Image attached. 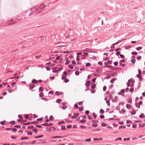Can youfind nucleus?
Here are the masks:
<instances>
[{"instance_id": "obj_1", "label": "nucleus", "mask_w": 145, "mask_h": 145, "mask_svg": "<svg viewBox=\"0 0 145 145\" xmlns=\"http://www.w3.org/2000/svg\"><path fill=\"white\" fill-rule=\"evenodd\" d=\"M59 44V43H58L57 44H55L54 45V47H64L65 46V45H58V44Z\"/></svg>"}, {"instance_id": "obj_2", "label": "nucleus", "mask_w": 145, "mask_h": 145, "mask_svg": "<svg viewBox=\"0 0 145 145\" xmlns=\"http://www.w3.org/2000/svg\"><path fill=\"white\" fill-rule=\"evenodd\" d=\"M52 123H43L42 124V125L44 126H50L52 125Z\"/></svg>"}, {"instance_id": "obj_3", "label": "nucleus", "mask_w": 145, "mask_h": 145, "mask_svg": "<svg viewBox=\"0 0 145 145\" xmlns=\"http://www.w3.org/2000/svg\"><path fill=\"white\" fill-rule=\"evenodd\" d=\"M79 115V114L75 113L74 114V115L72 116V118L75 119Z\"/></svg>"}, {"instance_id": "obj_4", "label": "nucleus", "mask_w": 145, "mask_h": 145, "mask_svg": "<svg viewBox=\"0 0 145 145\" xmlns=\"http://www.w3.org/2000/svg\"><path fill=\"white\" fill-rule=\"evenodd\" d=\"M137 77L138 78H140V81H141L143 79L141 78L142 77V75L141 74H139L138 75H137Z\"/></svg>"}, {"instance_id": "obj_5", "label": "nucleus", "mask_w": 145, "mask_h": 145, "mask_svg": "<svg viewBox=\"0 0 145 145\" xmlns=\"http://www.w3.org/2000/svg\"><path fill=\"white\" fill-rule=\"evenodd\" d=\"M45 7V5L44 4H42L40 5L39 7V8L40 9H42L44 8Z\"/></svg>"}, {"instance_id": "obj_6", "label": "nucleus", "mask_w": 145, "mask_h": 145, "mask_svg": "<svg viewBox=\"0 0 145 145\" xmlns=\"http://www.w3.org/2000/svg\"><path fill=\"white\" fill-rule=\"evenodd\" d=\"M132 57V58L134 59H132L131 60V62L133 64L135 63V56H133V57Z\"/></svg>"}, {"instance_id": "obj_7", "label": "nucleus", "mask_w": 145, "mask_h": 145, "mask_svg": "<svg viewBox=\"0 0 145 145\" xmlns=\"http://www.w3.org/2000/svg\"><path fill=\"white\" fill-rule=\"evenodd\" d=\"M126 107L128 109H131L132 107V106L129 104H127L126 105Z\"/></svg>"}, {"instance_id": "obj_8", "label": "nucleus", "mask_w": 145, "mask_h": 145, "mask_svg": "<svg viewBox=\"0 0 145 145\" xmlns=\"http://www.w3.org/2000/svg\"><path fill=\"white\" fill-rule=\"evenodd\" d=\"M132 111L131 112V115H134L136 114V111L134 110V108L132 109Z\"/></svg>"}, {"instance_id": "obj_9", "label": "nucleus", "mask_w": 145, "mask_h": 145, "mask_svg": "<svg viewBox=\"0 0 145 145\" xmlns=\"http://www.w3.org/2000/svg\"><path fill=\"white\" fill-rule=\"evenodd\" d=\"M56 129V128L54 127H50L49 129V131H55Z\"/></svg>"}, {"instance_id": "obj_10", "label": "nucleus", "mask_w": 145, "mask_h": 145, "mask_svg": "<svg viewBox=\"0 0 145 145\" xmlns=\"http://www.w3.org/2000/svg\"><path fill=\"white\" fill-rule=\"evenodd\" d=\"M93 140L94 141H98L99 140H103V138H93Z\"/></svg>"}, {"instance_id": "obj_11", "label": "nucleus", "mask_w": 145, "mask_h": 145, "mask_svg": "<svg viewBox=\"0 0 145 145\" xmlns=\"http://www.w3.org/2000/svg\"><path fill=\"white\" fill-rule=\"evenodd\" d=\"M62 137L60 136H56L52 137V138L53 139H54L56 138H62Z\"/></svg>"}, {"instance_id": "obj_12", "label": "nucleus", "mask_w": 145, "mask_h": 145, "mask_svg": "<svg viewBox=\"0 0 145 145\" xmlns=\"http://www.w3.org/2000/svg\"><path fill=\"white\" fill-rule=\"evenodd\" d=\"M90 84V82L89 81L87 82L86 84V86L87 87L89 86Z\"/></svg>"}, {"instance_id": "obj_13", "label": "nucleus", "mask_w": 145, "mask_h": 145, "mask_svg": "<svg viewBox=\"0 0 145 145\" xmlns=\"http://www.w3.org/2000/svg\"><path fill=\"white\" fill-rule=\"evenodd\" d=\"M35 87V85L33 84H31L29 85V87L31 89H32Z\"/></svg>"}, {"instance_id": "obj_14", "label": "nucleus", "mask_w": 145, "mask_h": 145, "mask_svg": "<svg viewBox=\"0 0 145 145\" xmlns=\"http://www.w3.org/2000/svg\"><path fill=\"white\" fill-rule=\"evenodd\" d=\"M32 83L34 84H37L38 83V82L37 80H33L32 81Z\"/></svg>"}, {"instance_id": "obj_15", "label": "nucleus", "mask_w": 145, "mask_h": 145, "mask_svg": "<svg viewBox=\"0 0 145 145\" xmlns=\"http://www.w3.org/2000/svg\"><path fill=\"white\" fill-rule=\"evenodd\" d=\"M28 139V138L27 137H23L21 138V140H25V139Z\"/></svg>"}, {"instance_id": "obj_16", "label": "nucleus", "mask_w": 145, "mask_h": 145, "mask_svg": "<svg viewBox=\"0 0 145 145\" xmlns=\"http://www.w3.org/2000/svg\"><path fill=\"white\" fill-rule=\"evenodd\" d=\"M135 105L138 108H140V105H139L138 103H136L135 104Z\"/></svg>"}, {"instance_id": "obj_17", "label": "nucleus", "mask_w": 145, "mask_h": 145, "mask_svg": "<svg viewBox=\"0 0 145 145\" xmlns=\"http://www.w3.org/2000/svg\"><path fill=\"white\" fill-rule=\"evenodd\" d=\"M96 86V84H92V87H91V88L92 89H94L95 88Z\"/></svg>"}, {"instance_id": "obj_18", "label": "nucleus", "mask_w": 145, "mask_h": 145, "mask_svg": "<svg viewBox=\"0 0 145 145\" xmlns=\"http://www.w3.org/2000/svg\"><path fill=\"white\" fill-rule=\"evenodd\" d=\"M120 111L121 113L123 114L125 112V110L124 109H122Z\"/></svg>"}, {"instance_id": "obj_19", "label": "nucleus", "mask_w": 145, "mask_h": 145, "mask_svg": "<svg viewBox=\"0 0 145 145\" xmlns=\"http://www.w3.org/2000/svg\"><path fill=\"white\" fill-rule=\"evenodd\" d=\"M44 96V94L43 93L41 92L39 94V96L40 97H43Z\"/></svg>"}, {"instance_id": "obj_20", "label": "nucleus", "mask_w": 145, "mask_h": 145, "mask_svg": "<svg viewBox=\"0 0 145 145\" xmlns=\"http://www.w3.org/2000/svg\"><path fill=\"white\" fill-rule=\"evenodd\" d=\"M33 131L35 132V133H37V129H33Z\"/></svg>"}, {"instance_id": "obj_21", "label": "nucleus", "mask_w": 145, "mask_h": 145, "mask_svg": "<svg viewBox=\"0 0 145 145\" xmlns=\"http://www.w3.org/2000/svg\"><path fill=\"white\" fill-rule=\"evenodd\" d=\"M101 126L103 127H105L107 126V124H105L104 123H102Z\"/></svg>"}, {"instance_id": "obj_22", "label": "nucleus", "mask_w": 145, "mask_h": 145, "mask_svg": "<svg viewBox=\"0 0 145 145\" xmlns=\"http://www.w3.org/2000/svg\"><path fill=\"white\" fill-rule=\"evenodd\" d=\"M33 134V133L31 131H30L29 132H28L27 133V135H31Z\"/></svg>"}, {"instance_id": "obj_23", "label": "nucleus", "mask_w": 145, "mask_h": 145, "mask_svg": "<svg viewBox=\"0 0 145 145\" xmlns=\"http://www.w3.org/2000/svg\"><path fill=\"white\" fill-rule=\"evenodd\" d=\"M61 129L63 130H65L66 129V128L65 126L62 125L61 127Z\"/></svg>"}, {"instance_id": "obj_24", "label": "nucleus", "mask_w": 145, "mask_h": 145, "mask_svg": "<svg viewBox=\"0 0 145 145\" xmlns=\"http://www.w3.org/2000/svg\"><path fill=\"white\" fill-rule=\"evenodd\" d=\"M43 135H40V136L35 137V138H40L42 137H43Z\"/></svg>"}, {"instance_id": "obj_25", "label": "nucleus", "mask_w": 145, "mask_h": 145, "mask_svg": "<svg viewBox=\"0 0 145 145\" xmlns=\"http://www.w3.org/2000/svg\"><path fill=\"white\" fill-rule=\"evenodd\" d=\"M61 100L60 99H58L56 101V102L58 103L61 102Z\"/></svg>"}, {"instance_id": "obj_26", "label": "nucleus", "mask_w": 145, "mask_h": 145, "mask_svg": "<svg viewBox=\"0 0 145 145\" xmlns=\"http://www.w3.org/2000/svg\"><path fill=\"white\" fill-rule=\"evenodd\" d=\"M142 47H137V48H136V49L137 50H141V49H142Z\"/></svg>"}, {"instance_id": "obj_27", "label": "nucleus", "mask_w": 145, "mask_h": 145, "mask_svg": "<svg viewBox=\"0 0 145 145\" xmlns=\"http://www.w3.org/2000/svg\"><path fill=\"white\" fill-rule=\"evenodd\" d=\"M88 55V53H86V52H84L83 53V56L86 57Z\"/></svg>"}, {"instance_id": "obj_28", "label": "nucleus", "mask_w": 145, "mask_h": 145, "mask_svg": "<svg viewBox=\"0 0 145 145\" xmlns=\"http://www.w3.org/2000/svg\"><path fill=\"white\" fill-rule=\"evenodd\" d=\"M106 103L107 105H108V106H109L110 105V101H109L107 100L106 101Z\"/></svg>"}, {"instance_id": "obj_29", "label": "nucleus", "mask_w": 145, "mask_h": 145, "mask_svg": "<svg viewBox=\"0 0 145 145\" xmlns=\"http://www.w3.org/2000/svg\"><path fill=\"white\" fill-rule=\"evenodd\" d=\"M44 90V88L43 87H40L39 88V90L40 91H43Z\"/></svg>"}, {"instance_id": "obj_30", "label": "nucleus", "mask_w": 145, "mask_h": 145, "mask_svg": "<svg viewBox=\"0 0 145 145\" xmlns=\"http://www.w3.org/2000/svg\"><path fill=\"white\" fill-rule=\"evenodd\" d=\"M53 71H52L53 72V73H56L58 72V71L56 69H54L53 70Z\"/></svg>"}, {"instance_id": "obj_31", "label": "nucleus", "mask_w": 145, "mask_h": 145, "mask_svg": "<svg viewBox=\"0 0 145 145\" xmlns=\"http://www.w3.org/2000/svg\"><path fill=\"white\" fill-rule=\"evenodd\" d=\"M30 123H30V122H28V123H24L23 124V125H29L30 124Z\"/></svg>"}, {"instance_id": "obj_32", "label": "nucleus", "mask_w": 145, "mask_h": 145, "mask_svg": "<svg viewBox=\"0 0 145 145\" xmlns=\"http://www.w3.org/2000/svg\"><path fill=\"white\" fill-rule=\"evenodd\" d=\"M131 54L134 55H136L137 53L136 52H132L131 53Z\"/></svg>"}, {"instance_id": "obj_33", "label": "nucleus", "mask_w": 145, "mask_h": 145, "mask_svg": "<svg viewBox=\"0 0 145 145\" xmlns=\"http://www.w3.org/2000/svg\"><path fill=\"white\" fill-rule=\"evenodd\" d=\"M12 131L13 132H15L17 131V130L16 129L13 128V129H12Z\"/></svg>"}, {"instance_id": "obj_34", "label": "nucleus", "mask_w": 145, "mask_h": 145, "mask_svg": "<svg viewBox=\"0 0 145 145\" xmlns=\"http://www.w3.org/2000/svg\"><path fill=\"white\" fill-rule=\"evenodd\" d=\"M41 99H42L43 100H44L45 101H48L47 99L46 98H41Z\"/></svg>"}, {"instance_id": "obj_35", "label": "nucleus", "mask_w": 145, "mask_h": 145, "mask_svg": "<svg viewBox=\"0 0 145 145\" xmlns=\"http://www.w3.org/2000/svg\"><path fill=\"white\" fill-rule=\"evenodd\" d=\"M68 67L70 69H72L73 68V67L71 65H69L68 66Z\"/></svg>"}, {"instance_id": "obj_36", "label": "nucleus", "mask_w": 145, "mask_h": 145, "mask_svg": "<svg viewBox=\"0 0 145 145\" xmlns=\"http://www.w3.org/2000/svg\"><path fill=\"white\" fill-rule=\"evenodd\" d=\"M129 138H124L123 139V140L124 141H126V140H130Z\"/></svg>"}, {"instance_id": "obj_37", "label": "nucleus", "mask_w": 145, "mask_h": 145, "mask_svg": "<svg viewBox=\"0 0 145 145\" xmlns=\"http://www.w3.org/2000/svg\"><path fill=\"white\" fill-rule=\"evenodd\" d=\"M5 121H1L0 122V123H1V125H3L5 124Z\"/></svg>"}, {"instance_id": "obj_38", "label": "nucleus", "mask_w": 145, "mask_h": 145, "mask_svg": "<svg viewBox=\"0 0 145 145\" xmlns=\"http://www.w3.org/2000/svg\"><path fill=\"white\" fill-rule=\"evenodd\" d=\"M34 127L33 126H28L27 127V128L28 129H32Z\"/></svg>"}, {"instance_id": "obj_39", "label": "nucleus", "mask_w": 145, "mask_h": 145, "mask_svg": "<svg viewBox=\"0 0 145 145\" xmlns=\"http://www.w3.org/2000/svg\"><path fill=\"white\" fill-rule=\"evenodd\" d=\"M100 112L102 114H103L104 113V111L103 109H101L100 110Z\"/></svg>"}, {"instance_id": "obj_40", "label": "nucleus", "mask_w": 145, "mask_h": 145, "mask_svg": "<svg viewBox=\"0 0 145 145\" xmlns=\"http://www.w3.org/2000/svg\"><path fill=\"white\" fill-rule=\"evenodd\" d=\"M69 62H70V61L67 60L66 62L65 63V64L66 65H67L69 63Z\"/></svg>"}, {"instance_id": "obj_41", "label": "nucleus", "mask_w": 145, "mask_h": 145, "mask_svg": "<svg viewBox=\"0 0 145 145\" xmlns=\"http://www.w3.org/2000/svg\"><path fill=\"white\" fill-rule=\"evenodd\" d=\"M115 80V78H113V79H112V80H111L110 81V82L111 83H113V82Z\"/></svg>"}, {"instance_id": "obj_42", "label": "nucleus", "mask_w": 145, "mask_h": 145, "mask_svg": "<svg viewBox=\"0 0 145 145\" xmlns=\"http://www.w3.org/2000/svg\"><path fill=\"white\" fill-rule=\"evenodd\" d=\"M93 131H95V130H93ZM100 130V129L99 128H97L95 130V131H99Z\"/></svg>"}, {"instance_id": "obj_43", "label": "nucleus", "mask_w": 145, "mask_h": 145, "mask_svg": "<svg viewBox=\"0 0 145 145\" xmlns=\"http://www.w3.org/2000/svg\"><path fill=\"white\" fill-rule=\"evenodd\" d=\"M55 94L57 95H60L59 93V92L56 91L55 92Z\"/></svg>"}, {"instance_id": "obj_44", "label": "nucleus", "mask_w": 145, "mask_h": 145, "mask_svg": "<svg viewBox=\"0 0 145 145\" xmlns=\"http://www.w3.org/2000/svg\"><path fill=\"white\" fill-rule=\"evenodd\" d=\"M85 141L86 142H90L91 141V139L90 138H88L85 140Z\"/></svg>"}, {"instance_id": "obj_45", "label": "nucleus", "mask_w": 145, "mask_h": 145, "mask_svg": "<svg viewBox=\"0 0 145 145\" xmlns=\"http://www.w3.org/2000/svg\"><path fill=\"white\" fill-rule=\"evenodd\" d=\"M129 91L131 92H133V91L134 89L133 88H132L130 89Z\"/></svg>"}, {"instance_id": "obj_46", "label": "nucleus", "mask_w": 145, "mask_h": 145, "mask_svg": "<svg viewBox=\"0 0 145 145\" xmlns=\"http://www.w3.org/2000/svg\"><path fill=\"white\" fill-rule=\"evenodd\" d=\"M67 108V106L66 105L63 106L62 107V108L64 110L66 108Z\"/></svg>"}, {"instance_id": "obj_47", "label": "nucleus", "mask_w": 145, "mask_h": 145, "mask_svg": "<svg viewBox=\"0 0 145 145\" xmlns=\"http://www.w3.org/2000/svg\"><path fill=\"white\" fill-rule=\"evenodd\" d=\"M17 138L16 136H12L11 138L13 139H16Z\"/></svg>"}, {"instance_id": "obj_48", "label": "nucleus", "mask_w": 145, "mask_h": 145, "mask_svg": "<svg viewBox=\"0 0 145 145\" xmlns=\"http://www.w3.org/2000/svg\"><path fill=\"white\" fill-rule=\"evenodd\" d=\"M114 64L115 66H116L118 65V62H115L114 63Z\"/></svg>"}, {"instance_id": "obj_49", "label": "nucleus", "mask_w": 145, "mask_h": 145, "mask_svg": "<svg viewBox=\"0 0 145 145\" xmlns=\"http://www.w3.org/2000/svg\"><path fill=\"white\" fill-rule=\"evenodd\" d=\"M54 119V118L52 116H51L49 118V119L51 120H52Z\"/></svg>"}, {"instance_id": "obj_50", "label": "nucleus", "mask_w": 145, "mask_h": 145, "mask_svg": "<svg viewBox=\"0 0 145 145\" xmlns=\"http://www.w3.org/2000/svg\"><path fill=\"white\" fill-rule=\"evenodd\" d=\"M35 9L34 8H32L33 10H36L39 9V8L38 7L37 8V7H35Z\"/></svg>"}, {"instance_id": "obj_51", "label": "nucleus", "mask_w": 145, "mask_h": 145, "mask_svg": "<svg viewBox=\"0 0 145 145\" xmlns=\"http://www.w3.org/2000/svg\"><path fill=\"white\" fill-rule=\"evenodd\" d=\"M36 127H39V128H41L42 127V126L41 125H36Z\"/></svg>"}, {"instance_id": "obj_52", "label": "nucleus", "mask_w": 145, "mask_h": 145, "mask_svg": "<svg viewBox=\"0 0 145 145\" xmlns=\"http://www.w3.org/2000/svg\"><path fill=\"white\" fill-rule=\"evenodd\" d=\"M92 126L94 127H96L97 126V124H94L92 125Z\"/></svg>"}, {"instance_id": "obj_53", "label": "nucleus", "mask_w": 145, "mask_h": 145, "mask_svg": "<svg viewBox=\"0 0 145 145\" xmlns=\"http://www.w3.org/2000/svg\"><path fill=\"white\" fill-rule=\"evenodd\" d=\"M132 102V99H129L128 100V102L129 103H131Z\"/></svg>"}, {"instance_id": "obj_54", "label": "nucleus", "mask_w": 145, "mask_h": 145, "mask_svg": "<svg viewBox=\"0 0 145 145\" xmlns=\"http://www.w3.org/2000/svg\"><path fill=\"white\" fill-rule=\"evenodd\" d=\"M15 127L17 128H21L20 126L19 125H16L15 126Z\"/></svg>"}, {"instance_id": "obj_55", "label": "nucleus", "mask_w": 145, "mask_h": 145, "mask_svg": "<svg viewBox=\"0 0 145 145\" xmlns=\"http://www.w3.org/2000/svg\"><path fill=\"white\" fill-rule=\"evenodd\" d=\"M131 48V47L129 46H127L125 47V48L126 49L129 48Z\"/></svg>"}, {"instance_id": "obj_56", "label": "nucleus", "mask_w": 145, "mask_h": 145, "mask_svg": "<svg viewBox=\"0 0 145 145\" xmlns=\"http://www.w3.org/2000/svg\"><path fill=\"white\" fill-rule=\"evenodd\" d=\"M46 69L47 71H50V67H46Z\"/></svg>"}, {"instance_id": "obj_57", "label": "nucleus", "mask_w": 145, "mask_h": 145, "mask_svg": "<svg viewBox=\"0 0 145 145\" xmlns=\"http://www.w3.org/2000/svg\"><path fill=\"white\" fill-rule=\"evenodd\" d=\"M106 86H104L103 87V90L104 91H105L106 90Z\"/></svg>"}, {"instance_id": "obj_58", "label": "nucleus", "mask_w": 145, "mask_h": 145, "mask_svg": "<svg viewBox=\"0 0 145 145\" xmlns=\"http://www.w3.org/2000/svg\"><path fill=\"white\" fill-rule=\"evenodd\" d=\"M80 121L82 123H84L86 121L85 120H80Z\"/></svg>"}, {"instance_id": "obj_59", "label": "nucleus", "mask_w": 145, "mask_h": 145, "mask_svg": "<svg viewBox=\"0 0 145 145\" xmlns=\"http://www.w3.org/2000/svg\"><path fill=\"white\" fill-rule=\"evenodd\" d=\"M50 142H56V140H52L50 141Z\"/></svg>"}, {"instance_id": "obj_60", "label": "nucleus", "mask_w": 145, "mask_h": 145, "mask_svg": "<svg viewBox=\"0 0 145 145\" xmlns=\"http://www.w3.org/2000/svg\"><path fill=\"white\" fill-rule=\"evenodd\" d=\"M60 57L59 56H58L56 57V59L57 60H58L60 59Z\"/></svg>"}, {"instance_id": "obj_61", "label": "nucleus", "mask_w": 145, "mask_h": 145, "mask_svg": "<svg viewBox=\"0 0 145 145\" xmlns=\"http://www.w3.org/2000/svg\"><path fill=\"white\" fill-rule=\"evenodd\" d=\"M93 116L95 118H96L97 115L94 113H93Z\"/></svg>"}, {"instance_id": "obj_62", "label": "nucleus", "mask_w": 145, "mask_h": 145, "mask_svg": "<svg viewBox=\"0 0 145 145\" xmlns=\"http://www.w3.org/2000/svg\"><path fill=\"white\" fill-rule=\"evenodd\" d=\"M78 104L79 105H83L82 102H79L78 103Z\"/></svg>"}, {"instance_id": "obj_63", "label": "nucleus", "mask_w": 145, "mask_h": 145, "mask_svg": "<svg viewBox=\"0 0 145 145\" xmlns=\"http://www.w3.org/2000/svg\"><path fill=\"white\" fill-rule=\"evenodd\" d=\"M63 74H64V75L65 76L67 75V72L66 71H65L63 72Z\"/></svg>"}, {"instance_id": "obj_64", "label": "nucleus", "mask_w": 145, "mask_h": 145, "mask_svg": "<svg viewBox=\"0 0 145 145\" xmlns=\"http://www.w3.org/2000/svg\"><path fill=\"white\" fill-rule=\"evenodd\" d=\"M89 113V111H88V110H87V111H86V112H85V114H88Z\"/></svg>"}]
</instances>
